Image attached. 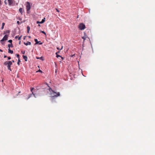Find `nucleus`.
Masks as SVG:
<instances>
[{
  "label": "nucleus",
  "mask_w": 155,
  "mask_h": 155,
  "mask_svg": "<svg viewBox=\"0 0 155 155\" xmlns=\"http://www.w3.org/2000/svg\"><path fill=\"white\" fill-rule=\"evenodd\" d=\"M17 23L18 24H20V22H19V21H17Z\"/></svg>",
  "instance_id": "obj_33"
},
{
  "label": "nucleus",
  "mask_w": 155,
  "mask_h": 155,
  "mask_svg": "<svg viewBox=\"0 0 155 155\" xmlns=\"http://www.w3.org/2000/svg\"><path fill=\"white\" fill-rule=\"evenodd\" d=\"M8 35H5L3 38L1 40V42L3 41H6L8 39Z\"/></svg>",
  "instance_id": "obj_5"
},
{
  "label": "nucleus",
  "mask_w": 155,
  "mask_h": 155,
  "mask_svg": "<svg viewBox=\"0 0 155 155\" xmlns=\"http://www.w3.org/2000/svg\"><path fill=\"white\" fill-rule=\"evenodd\" d=\"M1 0H0V5L1 4Z\"/></svg>",
  "instance_id": "obj_41"
},
{
  "label": "nucleus",
  "mask_w": 155,
  "mask_h": 155,
  "mask_svg": "<svg viewBox=\"0 0 155 155\" xmlns=\"http://www.w3.org/2000/svg\"><path fill=\"white\" fill-rule=\"evenodd\" d=\"M37 24H39V21H37Z\"/></svg>",
  "instance_id": "obj_38"
},
{
  "label": "nucleus",
  "mask_w": 155,
  "mask_h": 155,
  "mask_svg": "<svg viewBox=\"0 0 155 155\" xmlns=\"http://www.w3.org/2000/svg\"><path fill=\"white\" fill-rule=\"evenodd\" d=\"M9 62L10 61H6L4 63V64L5 65H7L9 63L8 62Z\"/></svg>",
  "instance_id": "obj_14"
},
{
  "label": "nucleus",
  "mask_w": 155,
  "mask_h": 155,
  "mask_svg": "<svg viewBox=\"0 0 155 155\" xmlns=\"http://www.w3.org/2000/svg\"><path fill=\"white\" fill-rule=\"evenodd\" d=\"M55 9H56V11H57V12H59V11L58 10V9H57V8H55Z\"/></svg>",
  "instance_id": "obj_32"
},
{
  "label": "nucleus",
  "mask_w": 155,
  "mask_h": 155,
  "mask_svg": "<svg viewBox=\"0 0 155 155\" xmlns=\"http://www.w3.org/2000/svg\"><path fill=\"white\" fill-rule=\"evenodd\" d=\"M60 53V51H58V52L56 53V54H58V53Z\"/></svg>",
  "instance_id": "obj_34"
},
{
  "label": "nucleus",
  "mask_w": 155,
  "mask_h": 155,
  "mask_svg": "<svg viewBox=\"0 0 155 155\" xmlns=\"http://www.w3.org/2000/svg\"><path fill=\"white\" fill-rule=\"evenodd\" d=\"M23 58L25 60V61H27V58L26 56L23 55Z\"/></svg>",
  "instance_id": "obj_13"
},
{
  "label": "nucleus",
  "mask_w": 155,
  "mask_h": 155,
  "mask_svg": "<svg viewBox=\"0 0 155 155\" xmlns=\"http://www.w3.org/2000/svg\"><path fill=\"white\" fill-rule=\"evenodd\" d=\"M27 32L28 33L29 32V31L30 30V28L29 26H28L27 27Z\"/></svg>",
  "instance_id": "obj_18"
},
{
  "label": "nucleus",
  "mask_w": 155,
  "mask_h": 155,
  "mask_svg": "<svg viewBox=\"0 0 155 155\" xmlns=\"http://www.w3.org/2000/svg\"><path fill=\"white\" fill-rule=\"evenodd\" d=\"M8 57V60H10L11 59V57Z\"/></svg>",
  "instance_id": "obj_31"
},
{
  "label": "nucleus",
  "mask_w": 155,
  "mask_h": 155,
  "mask_svg": "<svg viewBox=\"0 0 155 155\" xmlns=\"http://www.w3.org/2000/svg\"><path fill=\"white\" fill-rule=\"evenodd\" d=\"M4 3H5V4L6 5H7V2H6V0H5V1H4Z\"/></svg>",
  "instance_id": "obj_30"
},
{
  "label": "nucleus",
  "mask_w": 155,
  "mask_h": 155,
  "mask_svg": "<svg viewBox=\"0 0 155 155\" xmlns=\"http://www.w3.org/2000/svg\"><path fill=\"white\" fill-rule=\"evenodd\" d=\"M87 38L86 36H84L82 37V38L84 39V40L86 39V38Z\"/></svg>",
  "instance_id": "obj_20"
},
{
  "label": "nucleus",
  "mask_w": 155,
  "mask_h": 155,
  "mask_svg": "<svg viewBox=\"0 0 155 155\" xmlns=\"http://www.w3.org/2000/svg\"><path fill=\"white\" fill-rule=\"evenodd\" d=\"M37 59H39V57H36Z\"/></svg>",
  "instance_id": "obj_39"
},
{
  "label": "nucleus",
  "mask_w": 155,
  "mask_h": 155,
  "mask_svg": "<svg viewBox=\"0 0 155 155\" xmlns=\"http://www.w3.org/2000/svg\"><path fill=\"white\" fill-rule=\"evenodd\" d=\"M40 42V41H39V45L42 44V43H41H41Z\"/></svg>",
  "instance_id": "obj_36"
},
{
  "label": "nucleus",
  "mask_w": 155,
  "mask_h": 155,
  "mask_svg": "<svg viewBox=\"0 0 155 155\" xmlns=\"http://www.w3.org/2000/svg\"><path fill=\"white\" fill-rule=\"evenodd\" d=\"M8 42L11 44L12 43V40H9L8 41Z\"/></svg>",
  "instance_id": "obj_28"
},
{
  "label": "nucleus",
  "mask_w": 155,
  "mask_h": 155,
  "mask_svg": "<svg viewBox=\"0 0 155 155\" xmlns=\"http://www.w3.org/2000/svg\"><path fill=\"white\" fill-rule=\"evenodd\" d=\"M85 27V26L84 24L83 23H80L78 26V28H79L80 30H84Z\"/></svg>",
  "instance_id": "obj_3"
},
{
  "label": "nucleus",
  "mask_w": 155,
  "mask_h": 155,
  "mask_svg": "<svg viewBox=\"0 0 155 155\" xmlns=\"http://www.w3.org/2000/svg\"><path fill=\"white\" fill-rule=\"evenodd\" d=\"M21 36L20 37H18V36H16L15 37V38H18V40H20L21 39Z\"/></svg>",
  "instance_id": "obj_16"
},
{
  "label": "nucleus",
  "mask_w": 155,
  "mask_h": 155,
  "mask_svg": "<svg viewBox=\"0 0 155 155\" xmlns=\"http://www.w3.org/2000/svg\"><path fill=\"white\" fill-rule=\"evenodd\" d=\"M60 95V94L59 92H58L57 93V94L55 95L54 96H52V97H58Z\"/></svg>",
  "instance_id": "obj_11"
},
{
  "label": "nucleus",
  "mask_w": 155,
  "mask_h": 155,
  "mask_svg": "<svg viewBox=\"0 0 155 155\" xmlns=\"http://www.w3.org/2000/svg\"><path fill=\"white\" fill-rule=\"evenodd\" d=\"M9 63L7 65V68L8 70H9L10 71H12V70L11 68V65L12 64V62L11 61H10L9 62H8Z\"/></svg>",
  "instance_id": "obj_6"
},
{
  "label": "nucleus",
  "mask_w": 155,
  "mask_h": 155,
  "mask_svg": "<svg viewBox=\"0 0 155 155\" xmlns=\"http://www.w3.org/2000/svg\"><path fill=\"white\" fill-rule=\"evenodd\" d=\"M8 47L9 48H10V47H11L12 48L13 47V45L12 43L9 44L8 45Z\"/></svg>",
  "instance_id": "obj_15"
},
{
  "label": "nucleus",
  "mask_w": 155,
  "mask_h": 155,
  "mask_svg": "<svg viewBox=\"0 0 155 155\" xmlns=\"http://www.w3.org/2000/svg\"><path fill=\"white\" fill-rule=\"evenodd\" d=\"M24 44L26 45H31V43L30 42H28L27 43H24Z\"/></svg>",
  "instance_id": "obj_12"
},
{
  "label": "nucleus",
  "mask_w": 155,
  "mask_h": 155,
  "mask_svg": "<svg viewBox=\"0 0 155 155\" xmlns=\"http://www.w3.org/2000/svg\"><path fill=\"white\" fill-rule=\"evenodd\" d=\"M36 42V43L35 44H38L39 43V42L38 41V40L37 39H35L34 40Z\"/></svg>",
  "instance_id": "obj_19"
},
{
  "label": "nucleus",
  "mask_w": 155,
  "mask_h": 155,
  "mask_svg": "<svg viewBox=\"0 0 155 155\" xmlns=\"http://www.w3.org/2000/svg\"><path fill=\"white\" fill-rule=\"evenodd\" d=\"M19 12L21 13V15H23V9L22 8H20L19 9Z\"/></svg>",
  "instance_id": "obj_7"
},
{
  "label": "nucleus",
  "mask_w": 155,
  "mask_h": 155,
  "mask_svg": "<svg viewBox=\"0 0 155 155\" xmlns=\"http://www.w3.org/2000/svg\"><path fill=\"white\" fill-rule=\"evenodd\" d=\"M0 51L1 52H2V51H2V49H0Z\"/></svg>",
  "instance_id": "obj_37"
},
{
  "label": "nucleus",
  "mask_w": 155,
  "mask_h": 155,
  "mask_svg": "<svg viewBox=\"0 0 155 155\" xmlns=\"http://www.w3.org/2000/svg\"><path fill=\"white\" fill-rule=\"evenodd\" d=\"M49 91H51H51H52V92H53L54 93H55V94H57V93H56V92H54V91L53 90H52V89H51V88H49Z\"/></svg>",
  "instance_id": "obj_21"
},
{
  "label": "nucleus",
  "mask_w": 155,
  "mask_h": 155,
  "mask_svg": "<svg viewBox=\"0 0 155 155\" xmlns=\"http://www.w3.org/2000/svg\"><path fill=\"white\" fill-rule=\"evenodd\" d=\"M39 59H41L42 61L44 60V58L43 57H39Z\"/></svg>",
  "instance_id": "obj_23"
},
{
  "label": "nucleus",
  "mask_w": 155,
  "mask_h": 155,
  "mask_svg": "<svg viewBox=\"0 0 155 155\" xmlns=\"http://www.w3.org/2000/svg\"><path fill=\"white\" fill-rule=\"evenodd\" d=\"M45 18H44L41 21H39V24H43V23L45 21Z\"/></svg>",
  "instance_id": "obj_8"
},
{
  "label": "nucleus",
  "mask_w": 155,
  "mask_h": 155,
  "mask_svg": "<svg viewBox=\"0 0 155 155\" xmlns=\"http://www.w3.org/2000/svg\"><path fill=\"white\" fill-rule=\"evenodd\" d=\"M39 73H41L42 74V75H43V73H42V71L40 69H39ZM43 74H45L44 73H43Z\"/></svg>",
  "instance_id": "obj_24"
},
{
  "label": "nucleus",
  "mask_w": 155,
  "mask_h": 155,
  "mask_svg": "<svg viewBox=\"0 0 155 155\" xmlns=\"http://www.w3.org/2000/svg\"><path fill=\"white\" fill-rule=\"evenodd\" d=\"M6 57H7L6 55H4V58H6Z\"/></svg>",
  "instance_id": "obj_35"
},
{
  "label": "nucleus",
  "mask_w": 155,
  "mask_h": 155,
  "mask_svg": "<svg viewBox=\"0 0 155 155\" xmlns=\"http://www.w3.org/2000/svg\"><path fill=\"white\" fill-rule=\"evenodd\" d=\"M25 3L27 12L28 13H30L29 11L31 8L30 3L29 2H26Z\"/></svg>",
  "instance_id": "obj_2"
},
{
  "label": "nucleus",
  "mask_w": 155,
  "mask_h": 155,
  "mask_svg": "<svg viewBox=\"0 0 155 155\" xmlns=\"http://www.w3.org/2000/svg\"><path fill=\"white\" fill-rule=\"evenodd\" d=\"M21 61H20V59H19H19H18V61L17 63V64L19 65V62H20Z\"/></svg>",
  "instance_id": "obj_27"
},
{
  "label": "nucleus",
  "mask_w": 155,
  "mask_h": 155,
  "mask_svg": "<svg viewBox=\"0 0 155 155\" xmlns=\"http://www.w3.org/2000/svg\"><path fill=\"white\" fill-rule=\"evenodd\" d=\"M16 56H17V57L18 58V59L19 58V54H16Z\"/></svg>",
  "instance_id": "obj_29"
},
{
  "label": "nucleus",
  "mask_w": 155,
  "mask_h": 155,
  "mask_svg": "<svg viewBox=\"0 0 155 155\" xmlns=\"http://www.w3.org/2000/svg\"><path fill=\"white\" fill-rule=\"evenodd\" d=\"M56 57L57 58H58V57H60L61 59H62V60H63L64 59V58H63L60 55H59L58 54H56Z\"/></svg>",
  "instance_id": "obj_9"
},
{
  "label": "nucleus",
  "mask_w": 155,
  "mask_h": 155,
  "mask_svg": "<svg viewBox=\"0 0 155 155\" xmlns=\"http://www.w3.org/2000/svg\"><path fill=\"white\" fill-rule=\"evenodd\" d=\"M10 31L9 30H7L5 32V33H9Z\"/></svg>",
  "instance_id": "obj_22"
},
{
  "label": "nucleus",
  "mask_w": 155,
  "mask_h": 155,
  "mask_svg": "<svg viewBox=\"0 0 155 155\" xmlns=\"http://www.w3.org/2000/svg\"><path fill=\"white\" fill-rule=\"evenodd\" d=\"M8 52L11 54H12L13 53V51L12 50H11L10 48H9L8 49Z\"/></svg>",
  "instance_id": "obj_10"
},
{
  "label": "nucleus",
  "mask_w": 155,
  "mask_h": 155,
  "mask_svg": "<svg viewBox=\"0 0 155 155\" xmlns=\"http://www.w3.org/2000/svg\"><path fill=\"white\" fill-rule=\"evenodd\" d=\"M12 62H14V60H12Z\"/></svg>",
  "instance_id": "obj_40"
},
{
  "label": "nucleus",
  "mask_w": 155,
  "mask_h": 155,
  "mask_svg": "<svg viewBox=\"0 0 155 155\" xmlns=\"http://www.w3.org/2000/svg\"><path fill=\"white\" fill-rule=\"evenodd\" d=\"M41 32L42 33H43L44 34L45 36L46 35V33L44 31H41Z\"/></svg>",
  "instance_id": "obj_26"
},
{
  "label": "nucleus",
  "mask_w": 155,
  "mask_h": 155,
  "mask_svg": "<svg viewBox=\"0 0 155 155\" xmlns=\"http://www.w3.org/2000/svg\"><path fill=\"white\" fill-rule=\"evenodd\" d=\"M36 90L34 89V88H31V91L32 92V94H30L28 95V98H26L27 100H28L32 96V94H33L35 97H36L35 96L36 94L35 93V92H36Z\"/></svg>",
  "instance_id": "obj_1"
},
{
  "label": "nucleus",
  "mask_w": 155,
  "mask_h": 155,
  "mask_svg": "<svg viewBox=\"0 0 155 155\" xmlns=\"http://www.w3.org/2000/svg\"><path fill=\"white\" fill-rule=\"evenodd\" d=\"M5 25V23H4L3 22L2 23V26L1 28V29H3Z\"/></svg>",
  "instance_id": "obj_17"
},
{
  "label": "nucleus",
  "mask_w": 155,
  "mask_h": 155,
  "mask_svg": "<svg viewBox=\"0 0 155 155\" xmlns=\"http://www.w3.org/2000/svg\"><path fill=\"white\" fill-rule=\"evenodd\" d=\"M62 48H63V46H62V47H61V48H59V47H57V49L58 50H61V49H62Z\"/></svg>",
  "instance_id": "obj_25"
},
{
  "label": "nucleus",
  "mask_w": 155,
  "mask_h": 155,
  "mask_svg": "<svg viewBox=\"0 0 155 155\" xmlns=\"http://www.w3.org/2000/svg\"><path fill=\"white\" fill-rule=\"evenodd\" d=\"M8 5L10 6H13L14 5L15 1L14 0H8Z\"/></svg>",
  "instance_id": "obj_4"
}]
</instances>
